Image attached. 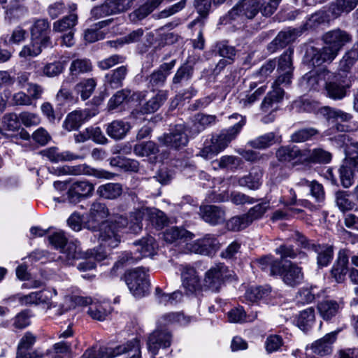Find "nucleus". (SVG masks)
I'll return each instance as SVG.
<instances>
[{"mask_svg": "<svg viewBox=\"0 0 358 358\" xmlns=\"http://www.w3.org/2000/svg\"><path fill=\"white\" fill-rule=\"evenodd\" d=\"M127 73V66L117 67L106 75V84L113 89L119 88L122 86Z\"/></svg>", "mask_w": 358, "mask_h": 358, "instance_id": "36", "label": "nucleus"}, {"mask_svg": "<svg viewBox=\"0 0 358 358\" xmlns=\"http://www.w3.org/2000/svg\"><path fill=\"white\" fill-rule=\"evenodd\" d=\"M110 164L117 166L124 171L138 172L139 162L135 159L117 156L110 159Z\"/></svg>", "mask_w": 358, "mask_h": 358, "instance_id": "53", "label": "nucleus"}, {"mask_svg": "<svg viewBox=\"0 0 358 358\" xmlns=\"http://www.w3.org/2000/svg\"><path fill=\"white\" fill-rule=\"evenodd\" d=\"M303 165L327 164L331 160V154L322 148L304 149Z\"/></svg>", "mask_w": 358, "mask_h": 358, "instance_id": "25", "label": "nucleus"}, {"mask_svg": "<svg viewBox=\"0 0 358 358\" xmlns=\"http://www.w3.org/2000/svg\"><path fill=\"white\" fill-rule=\"evenodd\" d=\"M315 320L314 309L313 308H308L299 313L296 317V323L299 329L305 331L313 325Z\"/></svg>", "mask_w": 358, "mask_h": 358, "instance_id": "51", "label": "nucleus"}, {"mask_svg": "<svg viewBox=\"0 0 358 358\" xmlns=\"http://www.w3.org/2000/svg\"><path fill=\"white\" fill-rule=\"evenodd\" d=\"M99 353L105 358H115L123 354H128L129 358H141L140 343L136 338L114 348H103Z\"/></svg>", "mask_w": 358, "mask_h": 358, "instance_id": "8", "label": "nucleus"}, {"mask_svg": "<svg viewBox=\"0 0 358 358\" xmlns=\"http://www.w3.org/2000/svg\"><path fill=\"white\" fill-rule=\"evenodd\" d=\"M172 335L166 330H155L148 337V350L153 355L158 353L159 348H166L171 346Z\"/></svg>", "mask_w": 358, "mask_h": 358, "instance_id": "17", "label": "nucleus"}, {"mask_svg": "<svg viewBox=\"0 0 358 358\" xmlns=\"http://www.w3.org/2000/svg\"><path fill=\"white\" fill-rule=\"evenodd\" d=\"M334 199L338 209L345 213L352 210L356 203L351 199V193L349 191L338 190L334 193Z\"/></svg>", "mask_w": 358, "mask_h": 358, "instance_id": "47", "label": "nucleus"}, {"mask_svg": "<svg viewBox=\"0 0 358 358\" xmlns=\"http://www.w3.org/2000/svg\"><path fill=\"white\" fill-rule=\"evenodd\" d=\"M278 142H280V137L278 136L274 132H270L250 141L248 144L254 149L262 150L266 149Z\"/></svg>", "mask_w": 358, "mask_h": 358, "instance_id": "45", "label": "nucleus"}, {"mask_svg": "<svg viewBox=\"0 0 358 358\" xmlns=\"http://www.w3.org/2000/svg\"><path fill=\"white\" fill-rule=\"evenodd\" d=\"M147 219L157 229L163 228L169 222L166 214L157 208L146 209Z\"/></svg>", "mask_w": 358, "mask_h": 358, "instance_id": "55", "label": "nucleus"}, {"mask_svg": "<svg viewBox=\"0 0 358 358\" xmlns=\"http://www.w3.org/2000/svg\"><path fill=\"white\" fill-rule=\"evenodd\" d=\"M79 302L84 305L90 304L87 313L94 320L103 321L110 313V306L107 302L92 303L90 298H81Z\"/></svg>", "mask_w": 358, "mask_h": 358, "instance_id": "23", "label": "nucleus"}, {"mask_svg": "<svg viewBox=\"0 0 358 358\" xmlns=\"http://www.w3.org/2000/svg\"><path fill=\"white\" fill-rule=\"evenodd\" d=\"M271 294V289L268 285L264 287H252L246 291L245 298L251 302L263 300L268 303Z\"/></svg>", "mask_w": 358, "mask_h": 358, "instance_id": "48", "label": "nucleus"}, {"mask_svg": "<svg viewBox=\"0 0 358 358\" xmlns=\"http://www.w3.org/2000/svg\"><path fill=\"white\" fill-rule=\"evenodd\" d=\"M127 217L117 215L113 220L106 221L100 226L99 241L103 247L114 248L120 243L118 229L128 225Z\"/></svg>", "mask_w": 358, "mask_h": 358, "instance_id": "4", "label": "nucleus"}, {"mask_svg": "<svg viewBox=\"0 0 358 358\" xmlns=\"http://www.w3.org/2000/svg\"><path fill=\"white\" fill-rule=\"evenodd\" d=\"M3 8L5 9V19L10 22L20 19L28 12L27 8L21 0H10Z\"/></svg>", "mask_w": 358, "mask_h": 358, "instance_id": "28", "label": "nucleus"}, {"mask_svg": "<svg viewBox=\"0 0 358 358\" xmlns=\"http://www.w3.org/2000/svg\"><path fill=\"white\" fill-rule=\"evenodd\" d=\"M317 310L320 317L326 321L336 317L341 309V305L334 300H323L317 303Z\"/></svg>", "mask_w": 358, "mask_h": 358, "instance_id": "32", "label": "nucleus"}, {"mask_svg": "<svg viewBox=\"0 0 358 358\" xmlns=\"http://www.w3.org/2000/svg\"><path fill=\"white\" fill-rule=\"evenodd\" d=\"M358 5V0H335L329 6V10L334 18L340 17L343 13H349Z\"/></svg>", "mask_w": 358, "mask_h": 358, "instance_id": "37", "label": "nucleus"}, {"mask_svg": "<svg viewBox=\"0 0 358 358\" xmlns=\"http://www.w3.org/2000/svg\"><path fill=\"white\" fill-rule=\"evenodd\" d=\"M228 271L229 270H208L203 280V286L213 291H217L224 281V274L226 275Z\"/></svg>", "mask_w": 358, "mask_h": 358, "instance_id": "34", "label": "nucleus"}, {"mask_svg": "<svg viewBox=\"0 0 358 358\" xmlns=\"http://www.w3.org/2000/svg\"><path fill=\"white\" fill-rule=\"evenodd\" d=\"M358 59V50L352 49L347 52L340 62V70L348 72L355 64Z\"/></svg>", "mask_w": 358, "mask_h": 358, "instance_id": "64", "label": "nucleus"}, {"mask_svg": "<svg viewBox=\"0 0 358 358\" xmlns=\"http://www.w3.org/2000/svg\"><path fill=\"white\" fill-rule=\"evenodd\" d=\"M158 145L153 141L142 142L134 145V152L141 157H148L159 152Z\"/></svg>", "mask_w": 358, "mask_h": 358, "instance_id": "58", "label": "nucleus"}, {"mask_svg": "<svg viewBox=\"0 0 358 358\" xmlns=\"http://www.w3.org/2000/svg\"><path fill=\"white\" fill-rule=\"evenodd\" d=\"M311 250L317 253V264L320 266H327L334 257V247L327 245L312 244Z\"/></svg>", "mask_w": 358, "mask_h": 358, "instance_id": "40", "label": "nucleus"}, {"mask_svg": "<svg viewBox=\"0 0 358 358\" xmlns=\"http://www.w3.org/2000/svg\"><path fill=\"white\" fill-rule=\"evenodd\" d=\"M163 0H147L146 2L130 14L132 21H139L145 18L156 9Z\"/></svg>", "mask_w": 358, "mask_h": 358, "instance_id": "46", "label": "nucleus"}, {"mask_svg": "<svg viewBox=\"0 0 358 358\" xmlns=\"http://www.w3.org/2000/svg\"><path fill=\"white\" fill-rule=\"evenodd\" d=\"M109 214L107 206L104 203L96 201L92 203L90 212L84 219L83 226L92 231H98L100 226L106 222L103 220Z\"/></svg>", "mask_w": 358, "mask_h": 358, "instance_id": "9", "label": "nucleus"}, {"mask_svg": "<svg viewBox=\"0 0 358 358\" xmlns=\"http://www.w3.org/2000/svg\"><path fill=\"white\" fill-rule=\"evenodd\" d=\"M309 194L317 203V206L321 207L326 199L324 186L315 180H312L311 185L309 188Z\"/></svg>", "mask_w": 358, "mask_h": 358, "instance_id": "61", "label": "nucleus"}, {"mask_svg": "<svg viewBox=\"0 0 358 358\" xmlns=\"http://www.w3.org/2000/svg\"><path fill=\"white\" fill-rule=\"evenodd\" d=\"M199 215L205 222L212 225L220 224L225 220L224 209L215 205L201 206Z\"/></svg>", "mask_w": 358, "mask_h": 358, "instance_id": "21", "label": "nucleus"}, {"mask_svg": "<svg viewBox=\"0 0 358 358\" xmlns=\"http://www.w3.org/2000/svg\"><path fill=\"white\" fill-rule=\"evenodd\" d=\"M269 275L282 278L286 285L291 287L300 284L303 280L301 270H270Z\"/></svg>", "mask_w": 358, "mask_h": 358, "instance_id": "27", "label": "nucleus"}, {"mask_svg": "<svg viewBox=\"0 0 358 358\" xmlns=\"http://www.w3.org/2000/svg\"><path fill=\"white\" fill-rule=\"evenodd\" d=\"M130 124L122 120H114L108 124L107 134L115 140L122 139L130 130Z\"/></svg>", "mask_w": 358, "mask_h": 358, "instance_id": "38", "label": "nucleus"}, {"mask_svg": "<svg viewBox=\"0 0 358 358\" xmlns=\"http://www.w3.org/2000/svg\"><path fill=\"white\" fill-rule=\"evenodd\" d=\"M262 8L261 0H243L228 12L227 17L231 20L245 22L253 20L259 12L262 13Z\"/></svg>", "mask_w": 358, "mask_h": 358, "instance_id": "6", "label": "nucleus"}, {"mask_svg": "<svg viewBox=\"0 0 358 358\" xmlns=\"http://www.w3.org/2000/svg\"><path fill=\"white\" fill-rule=\"evenodd\" d=\"M319 134L320 131L315 128H303L293 133L290 137V141L296 143H303L315 139Z\"/></svg>", "mask_w": 358, "mask_h": 358, "instance_id": "54", "label": "nucleus"}, {"mask_svg": "<svg viewBox=\"0 0 358 358\" xmlns=\"http://www.w3.org/2000/svg\"><path fill=\"white\" fill-rule=\"evenodd\" d=\"M275 252L280 256L278 261H280V266L286 265V268H299L296 266V263H293L287 258L294 259L297 256V252L294 250L292 245H280L275 250Z\"/></svg>", "mask_w": 358, "mask_h": 358, "instance_id": "42", "label": "nucleus"}, {"mask_svg": "<svg viewBox=\"0 0 358 358\" xmlns=\"http://www.w3.org/2000/svg\"><path fill=\"white\" fill-rule=\"evenodd\" d=\"M183 287L190 293L201 287V282L196 270H184L181 274Z\"/></svg>", "mask_w": 358, "mask_h": 358, "instance_id": "49", "label": "nucleus"}, {"mask_svg": "<svg viewBox=\"0 0 358 358\" xmlns=\"http://www.w3.org/2000/svg\"><path fill=\"white\" fill-rule=\"evenodd\" d=\"M78 23V15L76 13H71L64 16L53 23V31L57 32H64L74 30Z\"/></svg>", "mask_w": 358, "mask_h": 358, "instance_id": "50", "label": "nucleus"}, {"mask_svg": "<svg viewBox=\"0 0 358 358\" xmlns=\"http://www.w3.org/2000/svg\"><path fill=\"white\" fill-rule=\"evenodd\" d=\"M92 70V62L86 58L73 60L69 67L70 75L73 77H78L81 74L90 72Z\"/></svg>", "mask_w": 358, "mask_h": 358, "instance_id": "52", "label": "nucleus"}, {"mask_svg": "<svg viewBox=\"0 0 358 358\" xmlns=\"http://www.w3.org/2000/svg\"><path fill=\"white\" fill-rule=\"evenodd\" d=\"M351 85V80L346 75L338 73L334 76L332 80L326 82V95L333 100H341L346 96Z\"/></svg>", "mask_w": 358, "mask_h": 358, "instance_id": "10", "label": "nucleus"}, {"mask_svg": "<svg viewBox=\"0 0 358 358\" xmlns=\"http://www.w3.org/2000/svg\"><path fill=\"white\" fill-rule=\"evenodd\" d=\"M94 187L87 181H77L72 183L67 192V198L70 203H77L82 199L92 194Z\"/></svg>", "mask_w": 358, "mask_h": 358, "instance_id": "18", "label": "nucleus"}, {"mask_svg": "<svg viewBox=\"0 0 358 358\" xmlns=\"http://www.w3.org/2000/svg\"><path fill=\"white\" fill-rule=\"evenodd\" d=\"M318 113L328 122H337L341 120L343 122H348L352 119V115L350 113L328 106L321 107L318 110Z\"/></svg>", "mask_w": 358, "mask_h": 358, "instance_id": "29", "label": "nucleus"}, {"mask_svg": "<svg viewBox=\"0 0 358 358\" xmlns=\"http://www.w3.org/2000/svg\"><path fill=\"white\" fill-rule=\"evenodd\" d=\"M262 177V170L259 168L253 167L249 174L240 178L238 182L241 186L257 189L261 185Z\"/></svg>", "mask_w": 358, "mask_h": 358, "instance_id": "44", "label": "nucleus"}, {"mask_svg": "<svg viewBox=\"0 0 358 358\" xmlns=\"http://www.w3.org/2000/svg\"><path fill=\"white\" fill-rule=\"evenodd\" d=\"M90 117L88 110H74L66 115L63 127L69 131L78 130Z\"/></svg>", "mask_w": 358, "mask_h": 358, "instance_id": "24", "label": "nucleus"}, {"mask_svg": "<svg viewBox=\"0 0 358 358\" xmlns=\"http://www.w3.org/2000/svg\"><path fill=\"white\" fill-rule=\"evenodd\" d=\"M355 171H358V152L349 156L339 169L340 180L343 187L352 185Z\"/></svg>", "mask_w": 358, "mask_h": 358, "instance_id": "15", "label": "nucleus"}, {"mask_svg": "<svg viewBox=\"0 0 358 358\" xmlns=\"http://www.w3.org/2000/svg\"><path fill=\"white\" fill-rule=\"evenodd\" d=\"M278 160L283 164H289L292 167L303 165L304 149L296 145H282L275 152Z\"/></svg>", "mask_w": 358, "mask_h": 358, "instance_id": "12", "label": "nucleus"}, {"mask_svg": "<svg viewBox=\"0 0 358 358\" xmlns=\"http://www.w3.org/2000/svg\"><path fill=\"white\" fill-rule=\"evenodd\" d=\"M176 64V59H173L170 62L162 64L157 69L155 70L148 76L147 80L148 81L149 87L153 89L163 87Z\"/></svg>", "mask_w": 358, "mask_h": 358, "instance_id": "20", "label": "nucleus"}, {"mask_svg": "<svg viewBox=\"0 0 358 358\" xmlns=\"http://www.w3.org/2000/svg\"><path fill=\"white\" fill-rule=\"evenodd\" d=\"M122 278L136 298L143 297L149 293L150 282L145 270H125Z\"/></svg>", "mask_w": 358, "mask_h": 358, "instance_id": "5", "label": "nucleus"}, {"mask_svg": "<svg viewBox=\"0 0 358 358\" xmlns=\"http://www.w3.org/2000/svg\"><path fill=\"white\" fill-rule=\"evenodd\" d=\"M294 31L287 30L279 32L277 36L267 46L270 52H275L278 50L283 48L294 40Z\"/></svg>", "mask_w": 358, "mask_h": 358, "instance_id": "43", "label": "nucleus"}, {"mask_svg": "<svg viewBox=\"0 0 358 358\" xmlns=\"http://www.w3.org/2000/svg\"><path fill=\"white\" fill-rule=\"evenodd\" d=\"M57 294L56 289H43L37 292H32L29 294L16 296V299L23 306L31 305H47L50 306L52 296Z\"/></svg>", "mask_w": 358, "mask_h": 358, "instance_id": "14", "label": "nucleus"}, {"mask_svg": "<svg viewBox=\"0 0 358 358\" xmlns=\"http://www.w3.org/2000/svg\"><path fill=\"white\" fill-rule=\"evenodd\" d=\"M96 85V81L94 78H88L84 80L75 86V90L80 94L83 100H86L92 94Z\"/></svg>", "mask_w": 358, "mask_h": 358, "instance_id": "56", "label": "nucleus"}, {"mask_svg": "<svg viewBox=\"0 0 358 358\" xmlns=\"http://www.w3.org/2000/svg\"><path fill=\"white\" fill-rule=\"evenodd\" d=\"M336 56L326 45L322 48L310 47L306 50L305 62L311 66H320L324 63L331 62Z\"/></svg>", "mask_w": 358, "mask_h": 358, "instance_id": "13", "label": "nucleus"}, {"mask_svg": "<svg viewBox=\"0 0 358 358\" xmlns=\"http://www.w3.org/2000/svg\"><path fill=\"white\" fill-rule=\"evenodd\" d=\"M194 71V66L190 64L187 62L182 64L173 77L172 86L176 88L181 87L183 83L192 79Z\"/></svg>", "mask_w": 358, "mask_h": 358, "instance_id": "39", "label": "nucleus"}, {"mask_svg": "<svg viewBox=\"0 0 358 358\" xmlns=\"http://www.w3.org/2000/svg\"><path fill=\"white\" fill-rule=\"evenodd\" d=\"M351 39V36L348 33L339 29L330 31L323 36L326 46L329 47L336 56L342 47Z\"/></svg>", "mask_w": 358, "mask_h": 358, "instance_id": "16", "label": "nucleus"}, {"mask_svg": "<svg viewBox=\"0 0 358 358\" xmlns=\"http://www.w3.org/2000/svg\"><path fill=\"white\" fill-rule=\"evenodd\" d=\"M40 154L42 156L47 157L53 163L71 161L80 158L78 155H76L70 151L59 152L57 147H51L43 150L40 152Z\"/></svg>", "mask_w": 358, "mask_h": 358, "instance_id": "31", "label": "nucleus"}, {"mask_svg": "<svg viewBox=\"0 0 358 358\" xmlns=\"http://www.w3.org/2000/svg\"><path fill=\"white\" fill-rule=\"evenodd\" d=\"M123 192L122 185L118 182H108L100 185L96 190L97 195L107 200H115Z\"/></svg>", "mask_w": 358, "mask_h": 358, "instance_id": "33", "label": "nucleus"}, {"mask_svg": "<svg viewBox=\"0 0 358 358\" xmlns=\"http://www.w3.org/2000/svg\"><path fill=\"white\" fill-rule=\"evenodd\" d=\"M163 237L166 243H173L180 240L184 241L192 240L194 235L182 227H171L164 231Z\"/></svg>", "mask_w": 358, "mask_h": 358, "instance_id": "30", "label": "nucleus"}, {"mask_svg": "<svg viewBox=\"0 0 358 358\" xmlns=\"http://www.w3.org/2000/svg\"><path fill=\"white\" fill-rule=\"evenodd\" d=\"M213 0H195L194 6L199 13V16L192 21L188 27L192 28L196 25L203 27L205 21L208 16Z\"/></svg>", "mask_w": 358, "mask_h": 358, "instance_id": "35", "label": "nucleus"}, {"mask_svg": "<svg viewBox=\"0 0 358 358\" xmlns=\"http://www.w3.org/2000/svg\"><path fill=\"white\" fill-rule=\"evenodd\" d=\"M219 248V241L212 235H206L203 238L189 244L188 249L192 252L210 255Z\"/></svg>", "mask_w": 358, "mask_h": 358, "instance_id": "22", "label": "nucleus"}, {"mask_svg": "<svg viewBox=\"0 0 358 358\" xmlns=\"http://www.w3.org/2000/svg\"><path fill=\"white\" fill-rule=\"evenodd\" d=\"M269 208L268 202H262L251 208L245 214L249 224H251L254 221L261 219Z\"/></svg>", "mask_w": 358, "mask_h": 358, "instance_id": "59", "label": "nucleus"}, {"mask_svg": "<svg viewBox=\"0 0 358 358\" xmlns=\"http://www.w3.org/2000/svg\"><path fill=\"white\" fill-rule=\"evenodd\" d=\"M229 119H236L238 122L234 126L222 129L218 134L213 135L210 142L206 143L200 150L199 155L205 159H210L226 149L234 140L245 124V117L238 113L229 116Z\"/></svg>", "mask_w": 358, "mask_h": 358, "instance_id": "3", "label": "nucleus"}, {"mask_svg": "<svg viewBox=\"0 0 358 358\" xmlns=\"http://www.w3.org/2000/svg\"><path fill=\"white\" fill-rule=\"evenodd\" d=\"M49 22L45 19L36 20L31 28V35L33 41L40 43L43 48L51 45Z\"/></svg>", "mask_w": 358, "mask_h": 358, "instance_id": "19", "label": "nucleus"}, {"mask_svg": "<svg viewBox=\"0 0 358 358\" xmlns=\"http://www.w3.org/2000/svg\"><path fill=\"white\" fill-rule=\"evenodd\" d=\"M78 341L72 338L71 341L62 340L53 345L52 348L48 350L50 358H63L62 355L70 354L72 347L78 345Z\"/></svg>", "mask_w": 358, "mask_h": 358, "instance_id": "41", "label": "nucleus"}, {"mask_svg": "<svg viewBox=\"0 0 358 358\" xmlns=\"http://www.w3.org/2000/svg\"><path fill=\"white\" fill-rule=\"evenodd\" d=\"M136 0H105L101 5L91 10V15L94 19H99L110 15L124 12L129 10Z\"/></svg>", "mask_w": 358, "mask_h": 358, "instance_id": "7", "label": "nucleus"}, {"mask_svg": "<svg viewBox=\"0 0 358 358\" xmlns=\"http://www.w3.org/2000/svg\"><path fill=\"white\" fill-rule=\"evenodd\" d=\"M130 94V90L123 89L117 91L108 101V110H113L117 108L123 103H128V96Z\"/></svg>", "mask_w": 358, "mask_h": 358, "instance_id": "62", "label": "nucleus"}, {"mask_svg": "<svg viewBox=\"0 0 358 358\" xmlns=\"http://www.w3.org/2000/svg\"><path fill=\"white\" fill-rule=\"evenodd\" d=\"M242 163L241 158L232 155L222 156L220 159L213 162V164L216 168L236 169Z\"/></svg>", "mask_w": 358, "mask_h": 358, "instance_id": "60", "label": "nucleus"}, {"mask_svg": "<svg viewBox=\"0 0 358 358\" xmlns=\"http://www.w3.org/2000/svg\"><path fill=\"white\" fill-rule=\"evenodd\" d=\"M155 294L159 303L165 306L175 303L182 299V293L180 292H174L172 294L163 293L160 288L157 287Z\"/></svg>", "mask_w": 358, "mask_h": 358, "instance_id": "63", "label": "nucleus"}, {"mask_svg": "<svg viewBox=\"0 0 358 358\" xmlns=\"http://www.w3.org/2000/svg\"><path fill=\"white\" fill-rule=\"evenodd\" d=\"M158 141L164 145L175 150H180L185 147L189 141L185 126L176 124L170 130L169 133L164 134L159 137Z\"/></svg>", "mask_w": 358, "mask_h": 358, "instance_id": "11", "label": "nucleus"}, {"mask_svg": "<svg viewBox=\"0 0 358 358\" xmlns=\"http://www.w3.org/2000/svg\"><path fill=\"white\" fill-rule=\"evenodd\" d=\"M294 50L287 49L278 59L277 71L278 76L273 83V90L270 91L261 105L264 112H268L274 103L280 102L284 96L285 91L280 86L282 84L289 85L293 76L292 55Z\"/></svg>", "mask_w": 358, "mask_h": 358, "instance_id": "2", "label": "nucleus"}, {"mask_svg": "<svg viewBox=\"0 0 358 358\" xmlns=\"http://www.w3.org/2000/svg\"><path fill=\"white\" fill-rule=\"evenodd\" d=\"M134 244L140 246L138 250L144 257L153 255L155 250L157 248V244L155 238L151 236L143 237L138 241L135 242Z\"/></svg>", "mask_w": 358, "mask_h": 358, "instance_id": "57", "label": "nucleus"}, {"mask_svg": "<svg viewBox=\"0 0 358 358\" xmlns=\"http://www.w3.org/2000/svg\"><path fill=\"white\" fill-rule=\"evenodd\" d=\"M49 243L62 252L58 259L64 262V266H73L76 259H81V268H95L97 263L106 259V253L97 249H90L83 252L77 251V245L74 242H68L64 233L56 232L48 237Z\"/></svg>", "mask_w": 358, "mask_h": 358, "instance_id": "1", "label": "nucleus"}, {"mask_svg": "<svg viewBox=\"0 0 358 358\" xmlns=\"http://www.w3.org/2000/svg\"><path fill=\"white\" fill-rule=\"evenodd\" d=\"M168 99V92L166 90H159L157 93L141 106L137 113L143 115L154 113L165 103Z\"/></svg>", "mask_w": 358, "mask_h": 358, "instance_id": "26", "label": "nucleus"}]
</instances>
